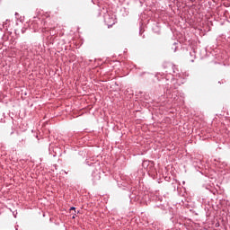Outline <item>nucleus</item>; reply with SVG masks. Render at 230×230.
<instances>
[{"instance_id": "1", "label": "nucleus", "mask_w": 230, "mask_h": 230, "mask_svg": "<svg viewBox=\"0 0 230 230\" xmlns=\"http://www.w3.org/2000/svg\"><path fill=\"white\" fill-rule=\"evenodd\" d=\"M75 209H76L75 207H72L71 208H70V211H75Z\"/></svg>"}]
</instances>
